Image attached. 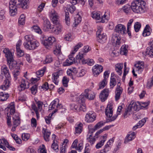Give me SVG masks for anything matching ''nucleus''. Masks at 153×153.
Returning a JSON list of instances; mask_svg holds the SVG:
<instances>
[{
  "label": "nucleus",
  "mask_w": 153,
  "mask_h": 153,
  "mask_svg": "<svg viewBox=\"0 0 153 153\" xmlns=\"http://www.w3.org/2000/svg\"><path fill=\"white\" fill-rule=\"evenodd\" d=\"M27 0H11L9 2V6L10 16H14L16 14L17 7H19L24 9L27 8Z\"/></svg>",
  "instance_id": "nucleus-1"
},
{
  "label": "nucleus",
  "mask_w": 153,
  "mask_h": 153,
  "mask_svg": "<svg viewBox=\"0 0 153 153\" xmlns=\"http://www.w3.org/2000/svg\"><path fill=\"white\" fill-rule=\"evenodd\" d=\"M146 2L142 0H136L133 1L131 6V9L134 13H143L146 11Z\"/></svg>",
  "instance_id": "nucleus-2"
},
{
  "label": "nucleus",
  "mask_w": 153,
  "mask_h": 153,
  "mask_svg": "<svg viewBox=\"0 0 153 153\" xmlns=\"http://www.w3.org/2000/svg\"><path fill=\"white\" fill-rule=\"evenodd\" d=\"M3 52L5 54V56L7 58V64L10 70L14 68L17 69L19 68L18 66H17L18 63L16 61H14L12 53L8 49H4Z\"/></svg>",
  "instance_id": "nucleus-3"
},
{
  "label": "nucleus",
  "mask_w": 153,
  "mask_h": 153,
  "mask_svg": "<svg viewBox=\"0 0 153 153\" xmlns=\"http://www.w3.org/2000/svg\"><path fill=\"white\" fill-rule=\"evenodd\" d=\"M122 108L123 107L122 106H119L118 108L117 115L111 117L112 116L113 114L112 107V106H108V105L105 109V113L106 116L110 118L108 120V122H111L117 118L118 115L120 114Z\"/></svg>",
  "instance_id": "nucleus-4"
},
{
  "label": "nucleus",
  "mask_w": 153,
  "mask_h": 153,
  "mask_svg": "<svg viewBox=\"0 0 153 153\" xmlns=\"http://www.w3.org/2000/svg\"><path fill=\"white\" fill-rule=\"evenodd\" d=\"M95 97L94 93L90 89H87L85 90L84 94L80 95L79 98V100L77 99V100L79 103H81L84 102L85 98L91 100H94Z\"/></svg>",
  "instance_id": "nucleus-5"
},
{
  "label": "nucleus",
  "mask_w": 153,
  "mask_h": 153,
  "mask_svg": "<svg viewBox=\"0 0 153 153\" xmlns=\"http://www.w3.org/2000/svg\"><path fill=\"white\" fill-rule=\"evenodd\" d=\"M98 30L97 32V35L98 38V41L101 43H103L105 42L107 39V37L105 34H104L102 32V27L101 26H99L97 28Z\"/></svg>",
  "instance_id": "nucleus-6"
},
{
  "label": "nucleus",
  "mask_w": 153,
  "mask_h": 153,
  "mask_svg": "<svg viewBox=\"0 0 153 153\" xmlns=\"http://www.w3.org/2000/svg\"><path fill=\"white\" fill-rule=\"evenodd\" d=\"M23 45L25 47L29 50H34L38 47L39 43L37 41L34 40L30 43L24 42Z\"/></svg>",
  "instance_id": "nucleus-7"
},
{
  "label": "nucleus",
  "mask_w": 153,
  "mask_h": 153,
  "mask_svg": "<svg viewBox=\"0 0 153 153\" xmlns=\"http://www.w3.org/2000/svg\"><path fill=\"white\" fill-rule=\"evenodd\" d=\"M54 25L51 28V31L55 34L58 35L62 31V27L59 22L54 23Z\"/></svg>",
  "instance_id": "nucleus-8"
},
{
  "label": "nucleus",
  "mask_w": 153,
  "mask_h": 153,
  "mask_svg": "<svg viewBox=\"0 0 153 153\" xmlns=\"http://www.w3.org/2000/svg\"><path fill=\"white\" fill-rule=\"evenodd\" d=\"M110 91L109 88H105L101 91L99 97L102 102H104L107 99Z\"/></svg>",
  "instance_id": "nucleus-9"
},
{
  "label": "nucleus",
  "mask_w": 153,
  "mask_h": 153,
  "mask_svg": "<svg viewBox=\"0 0 153 153\" xmlns=\"http://www.w3.org/2000/svg\"><path fill=\"white\" fill-rule=\"evenodd\" d=\"M29 88L28 82L24 79H22L20 83V85L18 87L19 90L21 91L27 89Z\"/></svg>",
  "instance_id": "nucleus-10"
},
{
  "label": "nucleus",
  "mask_w": 153,
  "mask_h": 153,
  "mask_svg": "<svg viewBox=\"0 0 153 153\" xmlns=\"http://www.w3.org/2000/svg\"><path fill=\"white\" fill-rule=\"evenodd\" d=\"M96 118L95 114L92 112L87 113L85 117V120L87 123H89L93 122Z\"/></svg>",
  "instance_id": "nucleus-11"
},
{
  "label": "nucleus",
  "mask_w": 153,
  "mask_h": 153,
  "mask_svg": "<svg viewBox=\"0 0 153 153\" xmlns=\"http://www.w3.org/2000/svg\"><path fill=\"white\" fill-rule=\"evenodd\" d=\"M50 15L53 23L59 22L58 20L59 17L58 14L54 10H52L51 11Z\"/></svg>",
  "instance_id": "nucleus-12"
},
{
  "label": "nucleus",
  "mask_w": 153,
  "mask_h": 153,
  "mask_svg": "<svg viewBox=\"0 0 153 153\" xmlns=\"http://www.w3.org/2000/svg\"><path fill=\"white\" fill-rule=\"evenodd\" d=\"M114 30L115 32L120 34L123 35L125 33L126 28L124 25L119 24L116 26Z\"/></svg>",
  "instance_id": "nucleus-13"
},
{
  "label": "nucleus",
  "mask_w": 153,
  "mask_h": 153,
  "mask_svg": "<svg viewBox=\"0 0 153 153\" xmlns=\"http://www.w3.org/2000/svg\"><path fill=\"white\" fill-rule=\"evenodd\" d=\"M44 21L43 29L45 31H48L51 29L52 26L49 21L46 18L43 17L42 18Z\"/></svg>",
  "instance_id": "nucleus-14"
},
{
  "label": "nucleus",
  "mask_w": 153,
  "mask_h": 153,
  "mask_svg": "<svg viewBox=\"0 0 153 153\" xmlns=\"http://www.w3.org/2000/svg\"><path fill=\"white\" fill-rule=\"evenodd\" d=\"M103 67L101 65H96L93 68V72L94 76H97L102 71Z\"/></svg>",
  "instance_id": "nucleus-15"
},
{
  "label": "nucleus",
  "mask_w": 153,
  "mask_h": 153,
  "mask_svg": "<svg viewBox=\"0 0 153 153\" xmlns=\"http://www.w3.org/2000/svg\"><path fill=\"white\" fill-rule=\"evenodd\" d=\"M72 54H71L69 56V58L67 59L65 62L63 64V65L64 66H69L72 64L75 63V58L72 56Z\"/></svg>",
  "instance_id": "nucleus-16"
},
{
  "label": "nucleus",
  "mask_w": 153,
  "mask_h": 153,
  "mask_svg": "<svg viewBox=\"0 0 153 153\" xmlns=\"http://www.w3.org/2000/svg\"><path fill=\"white\" fill-rule=\"evenodd\" d=\"M1 73L4 74L6 78H9L10 77V74L9 69L6 65H2L1 67Z\"/></svg>",
  "instance_id": "nucleus-17"
},
{
  "label": "nucleus",
  "mask_w": 153,
  "mask_h": 153,
  "mask_svg": "<svg viewBox=\"0 0 153 153\" xmlns=\"http://www.w3.org/2000/svg\"><path fill=\"white\" fill-rule=\"evenodd\" d=\"M117 86L115 92V100L116 101H117L120 99V95L123 91L122 88L120 87L119 85H118Z\"/></svg>",
  "instance_id": "nucleus-18"
},
{
  "label": "nucleus",
  "mask_w": 153,
  "mask_h": 153,
  "mask_svg": "<svg viewBox=\"0 0 153 153\" xmlns=\"http://www.w3.org/2000/svg\"><path fill=\"white\" fill-rule=\"evenodd\" d=\"M21 45V42L18 41L16 45V49L17 55L19 57H21L24 55L23 51L20 49V46Z\"/></svg>",
  "instance_id": "nucleus-19"
},
{
  "label": "nucleus",
  "mask_w": 153,
  "mask_h": 153,
  "mask_svg": "<svg viewBox=\"0 0 153 153\" xmlns=\"http://www.w3.org/2000/svg\"><path fill=\"white\" fill-rule=\"evenodd\" d=\"M139 105H140V104L138 102L137 103L132 101L128 107H130V108L131 109V111L132 110L137 111L139 110L140 108Z\"/></svg>",
  "instance_id": "nucleus-20"
},
{
  "label": "nucleus",
  "mask_w": 153,
  "mask_h": 153,
  "mask_svg": "<svg viewBox=\"0 0 153 153\" xmlns=\"http://www.w3.org/2000/svg\"><path fill=\"white\" fill-rule=\"evenodd\" d=\"M107 134H105L104 136L101 137V139H102V140L97 143L96 146V148L97 149H99L101 148L104 145V143L107 138Z\"/></svg>",
  "instance_id": "nucleus-21"
},
{
  "label": "nucleus",
  "mask_w": 153,
  "mask_h": 153,
  "mask_svg": "<svg viewBox=\"0 0 153 153\" xmlns=\"http://www.w3.org/2000/svg\"><path fill=\"white\" fill-rule=\"evenodd\" d=\"M42 132L44 134V140L46 142H48L49 141V137L51 134V132L46 129L43 128Z\"/></svg>",
  "instance_id": "nucleus-22"
},
{
  "label": "nucleus",
  "mask_w": 153,
  "mask_h": 153,
  "mask_svg": "<svg viewBox=\"0 0 153 153\" xmlns=\"http://www.w3.org/2000/svg\"><path fill=\"white\" fill-rule=\"evenodd\" d=\"M144 63L143 62H138L134 65V69L136 71H142L143 68Z\"/></svg>",
  "instance_id": "nucleus-23"
},
{
  "label": "nucleus",
  "mask_w": 153,
  "mask_h": 153,
  "mask_svg": "<svg viewBox=\"0 0 153 153\" xmlns=\"http://www.w3.org/2000/svg\"><path fill=\"white\" fill-rule=\"evenodd\" d=\"M59 75V72L54 73L52 74L53 82L56 85H57L59 82L58 78Z\"/></svg>",
  "instance_id": "nucleus-24"
},
{
  "label": "nucleus",
  "mask_w": 153,
  "mask_h": 153,
  "mask_svg": "<svg viewBox=\"0 0 153 153\" xmlns=\"http://www.w3.org/2000/svg\"><path fill=\"white\" fill-rule=\"evenodd\" d=\"M114 140V138H113L111 139L110 140L107 142V144L105 145V147L104 149V151L105 152H106L109 150L110 147L112 145Z\"/></svg>",
  "instance_id": "nucleus-25"
},
{
  "label": "nucleus",
  "mask_w": 153,
  "mask_h": 153,
  "mask_svg": "<svg viewBox=\"0 0 153 153\" xmlns=\"http://www.w3.org/2000/svg\"><path fill=\"white\" fill-rule=\"evenodd\" d=\"M146 53L150 56L153 57V41L152 42L151 46L147 48Z\"/></svg>",
  "instance_id": "nucleus-26"
},
{
  "label": "nucleus",
  "mask_w": 153,
  "mask_h": 153,
  "mask_svg": "<svg viewBox=\"0 0 153 153\" xmlns=\"http://www.w3.org/2000/svg\"><path fill=\"white\" fill-rule=\"evenodd\" d=\"M82 124L81 123L76 125L75 134L76 135L80 134L82 131Z\"/></svg>",
  "instance_id": "nucleus-27"
},
{
  "label": "nucleus",
  "mask_w": 153,
  "mask_h": 153,
  "mask_svg": "<svg viewBox=\"0 0 153 153\" xmlns=\"http://www.w3.org/2000/svg\"><path fill=\"white\" fill-rule=\"evenodd\" d=\"M123 63H119L115 65L116 70L119 75H121L122 73Z\"/></svg>",
  "instance_id": "nucleus-28"
},
{
  "label": "nucleus",
  "mask_w": 153,
  "mask_h": 153,
  "mask_svg": "<svg viewBox=\"0 0 153 153\" xmlns=\"http://www.w3.org/2000/svg\"><path fill=\"white\" fill-rule=\"evenodd\" d=\"M135 135V134L134 132L128 134L125 138L124 143H127L129 141L132 140L134 138Z\"/></svg>",
  "instance_id": "nucleus-29"
},
{
  "label": "nucleus",
  "mask_w": 153,
  "mask_h": 153,
  "mask_svg": "<svg viewBox=\"0 0 153 153\" xmlns=\"http://www.w3.org/2000/svg\"><path fill=\"white\" fill-rule=\"evenodd\" d=\"M121 38L120 37H118L116 35H113L112 38V41L113 42H115L117 46L120 45V40Z\"/></svg>",
  "instance_id": "nucleus-30"
},
{
  "label": "nucleus",
  "mask_w": 153,
  "mask_h": 153,
  "mask_svg": "<svg viewBox=\"0 0 153 153\" xmlns=\"http://www.w3.org/2000/svg\"><path fill=\"white\" fill-rule=\"evenodd\" d=\"M82 64H87L88 65L91 66L94 64V62L93 59L89 58L86 59H82Z\"/></svg>",
  "instance_id": "nucleus-31"
},
{
  "label": "nucleus",
  "mask_w": 153,
  "mask_h": 153,
  "mask_svg": "<svg viewBox=\"0 0 153 153\" xmlns=\"http://www.w3.org/2000/svg\"><path fill=\"white\" fill-rule=\"evenodd\" d=\"M150 27L149 25H146L145 27L143 35L144 36H146L150 35L151 33L150 31Z\"/></svg>",
  "instance_id": "nucleus-32"
},
{
  "label": "nucleus",
  "mask_w": 153,
  "mask_h": 153,
  "mask_svg": "<svg viewBox=\"0 0 153 153\" xmlns=\"http://www.w3.org/2000/svg\"><path fill=\"white\" fill-rule=\"evenodd\" d=\"M10 81L8 79H6L4 81V84L0 86V88L4 90H6L9 86Z\"/></svg>",
  "instance_id": "nucleus-33"
},
{
  "label": "nucleus",
  "mask_w": 153,
  "mask_h": 153,
  "mask_svg": "<svg viewBox=\"0 0 153 153\" xmlns=\"http://www.w3.org/2000/svg\"><path fill=\"white\" fill-rule=\"evenodd\" d=\"M92 16L94 19L97 20L101 19V13L100 12H94L92 14Z\"/></svg>",
  "instance_id": "nucleus-34"
},
{
  "label": "nucleus",
  "mask_w": 153,
  "mask_h": 153,
  "mask_svg": "<svg viewBox=\"0 0 153 153\" xmlns=\"http://www.w3.org/2000/svg\"><path fill=\"white\" fill-rule=\"evenodd\" d=\"M9 96L8 94H5L3 92H0V101H4L8 99Z\"/></svg>",
  "instance_id": "nucleus-35"
},
{
  "label": "nucleus",
  "mask_w": 153,
  "mask_h": 153,
  "mask_svg": "<svg viewBox=\"0 0 153 153\" xmlns=\"http://www.w3.org/2000/svg\"><path fill=\"white\" fill-rule=\"evenodd\" d=\"M83 45L82 44L81 42L79 43L77 45L75 46L72 51L71 54L73 55Z\"/></svg>",
  "instance_id": "nucleus-36"
},
{
  "label": "nucleus",
  "mask_w": 153,
  "mask_h": 153,
  "mask_svg": "<svg viewBox=\"0 0 153 153\" xmlns=\"http://www.w3.org/2000/svg\"><path fill=\"white\" fill-rule=\"evenodd\" d=\"M116 84V79L114 78V76H111V77L110 81V88L112 89Z\"/></svg>",
  "instance_id": "nucleus-37"
},
{
  "label": "nucleus",
  "mask_w": 153,
  "mask_h": 153,
  "mask_svg": "<svg viewBox=\"0 0 153 153\" xmlns=\"http://www.w3.org/2000/svg\"><path fill=\"white\" fill-rule=\"evenodd\" d=\"M131 6L128 4H127L124 6L122 8V10L126 13H130L131 11Z\"/></svg>",
  "instance_id": "nucleus-38"
},
{
  "label": "nucleus",
  "mask_w": 153,
  "mask_h": 153,
  "mask_svg": "<svg viewBox=\"0 0 153 153\" xmlns=\"http://www.w3.org/2000/svg\"><path fill=\"white\" fill-rule=\"evenodd\" d=\"M46 68H44L42 69L39 70L36 72L37 76L38 78L42 77L43 76L46 70Z\"/></svg>",
  "instance_id": "nucleus-39"
},
{
  "label": "nucleus",
  "mask_w": 153,
  "mask_h": 153,
  "mask_svg": "<svg viewBox=\"0 0 153 153\" xmlns=\"http://www.w3.org/2000/svg\"><path fill=\"white\" fill-rule=\"evenodd\" d=\"M65 21L66 24L68 25H69L70 24V19L69 16V13L67 10L65 11Z\"/></svg>",
  "instance_id": "nucleus-40"
},
{
  "label": "nucleus",
  "mask_w": 153,
  "mask_h": 153,
  "mask_svg": "<svg viewBox=\"0 0 153 153\" xmlns=\"http://www.w3.org/2000/svg\"><path fill=\"white\" fill-rule=\"evenodd\" d=\"M87 136L88 137L87 138V139L90 143V145L92 146L95 141V138L94 137H93L91 134L89 135L88 134V135H87Z\"/></svg>",
  "instance_id": "nucleus-41"
},
{
  "label": "nucleus",
  "mask_w": 153,
  "mask_h": 153,
  "mask_svg": "<svg viewBox=\"0 0 153 153\" xmlns=\"http://www.w3.org/2000/svg\"><path fill=\"white\" fill-rule=\"evenodd\" d=\"M128 52V50L126 45H123L120 49V54L122 55H126Z\"/></svg>",
  "instance_id": "nucleus-42"
},
{
  "label": "nucleus",
  "mask_w": 153,
  "mask_h": 153,
  "mask_svg": "<svg viewBox=\"0 0 153 153\" xmlns=\"http://www.w3.org/2000/svg\"><path fill=\"white\" fill-rule=\"evenodd\" d=\"M107 80L103 79L100 83L99 88L98 89H100L103 88L107 84Z\"/></svg>",
  "instance_id": "nucleus-43"
},
{
  "label": "nucleus",
  "mask_w": 153,
  "mask_h": 153,
  "mask_svg": "<svg viewBox=\"0 0 153 153\" xmlns=\"http://www.w3.org/2000/svg\"><path fill=\"white\" fill-rule=\"evenodd\" d=\"M25 41L24 42L28 43L34 40L33 39V36L31 35H26L25 36Z\"/></svg>",
  "instance_id": "nucleus-44"
},
{
  "label": "nucleus",
  "mask_w": 153,
  "mask_h": 153,
  "mask_svg": "<svg viewBox=\"0 0 153 153\" xmlns=\"http://www.w3.org/2000/svg\"><path fill=\"white\" fill-rule=\"evenodd\" d=\"M19 117L18 116H17L16 117H13V123L14 125L16 126H18L20 124V121L19 119Z\"/></svg>",
  "instance_id": "nucleus-45"
},
{
  "label": "nucleus",
  "mask_w": 153,
  "mask_h": 153,
  "mask_svg": "<svg viewBox=\"0 0 153 153\" xmlns=\"http://www.w3.org/2000/svg\"><path fill=\"white\" fill-rule=\"evenodd\" d=\"M105 122H104L102 121H101L98 122L94 126L95 129L96 130L100 128L104 125Z\"/></svg>",
  "instance_id": "nucleus-46"
},
{
  "label": "nucleus",
  "mask_w": 153,
  "mask_h": 153,
  "mask_svg": "<svg viewBox=\"0 0 153 153\" xmlns=\"http://www.w3.org/2000/svg\"><path fill=\"white\" fill-rule=\"evenodd\" d=\"M58 146L57 142L53 141L51 146V148L56 152H58L59 151Z\"/></svg>",
  "instance_id": "nucleus-47"
},
{
  "label": "nucleus",
  "mask_w": 153,
  "mask_h": 153,
  "mask_svg": "<svg viewBox=\"0 0 153 153\" xmlns=\"http://www.w3.org/2000/svg\"><path fill=\"white\" fill-rule=\"evenodd\" d=\"M69 78H68L66 76H64L62 79V82L63 85L65 87H67L68 86V83L69 82Z\"/></svg>",
  "instance_id": "nucleus-48"
},
{
  "label": "nucleus",
  "mask_w": 153,
  "mask_h": 153,
  "mask_svg": "<svg viewBox=\"0 0 153 153\" xmlns=\"http://www.w3.org/2000/svg\"><path fill=\"white\" fill-rule=\"evenodd\" d=\"M20 74L19 71L18 70H15L13 72V74L14 76V79L15 81L17 80L18 79V76Z\"/></svg>",
  "instance_id": "nucleus-49"
},
{
  "label": "nucleus",
  "mask_w": 153,
  "mask_h": 153,
  "mask_svg": "<svg viewBox=\"0 0 153 153\" xmlns=\"http://www.w3.org/2000/svg\"><path fill=\"white\" fill-rule=\"evenodd\" d=\"M141 26L140 23L138 22H136L134 25V27L135 31L138 32L140 30Z\"/></svg>",
  "instance_id": "nucleus-50"
},
{
  "label": "nucleus",
  "mask_w": 153,
  "mask_h": 153,
  "mask_svg": "<svg viewBox=\"0 0 153 153\" xmlns=\"http://www.w3.org/2000/svg\"><path fill=\"white\" fill-rule=\"evenodd\" d=\"M8 111H9L10 114L11 115L13 114L15 112V107L13 105H11L8 107Z\"/></svg>",
  "instance_id": "nucleus-51"
},
{
  "label": "nucleus",
  "mask_w": 153,
  "mask_h": 153,
  "mask_svg": "<svg viewBox=\"0 0 153 153\" xmlns=\"http://www.w3.org/2000/svg\"><path fill=\"white\" fill-rule=\"evenodd\" d=\"M37 90V85L35 84L33 85L30 88V90L32 94H35Z\"/></svg>",
  "instance_id": "nucleus-52"
},
{
  "label": "nucleus",
  "mask_w": 153,
  "mask_h": 153,
  "mask_svg": "<svg viewBox=\"0 0 153 153\" xmlns=\"http://www.w3.org/2000/svg\"><path fill=\"white\" fill-rule=\"evenodd\" d=\"M33 28L34 31L39 34L42 33V31L40 28L37 25H34L33 26Z\"/></svg>",
  "instance_id": "nucleus-53"
},
{
  "label": "nucleus",
  "mask_w": 153,
  "mask_h": 153,
  "mask_svg": "<svg viewBox=\"0 0 153 153\" xmlns=\"http://www.w3.org/2000/svg\"><path fill=\"white\" fill-rule=\"evenodd\" d=\"M30 137V134L27 133H24L22 134V138L23 140L27 141Z\"/></svg>",
  "instance_id": "nucleus-54"
},
{
  "label": "nucleus",
  "mask_w": 153,
  "mask_h": 153,
  "mask_svg": "<svg viewBox=\"0 0 153 153\" xmlns=\"http://www.w3.org/2000/svg\"><path fill=\"white\" fill-rule=\"evenodd\" d=\"M130 107H128L124 114V116L125 117H126L128 116L131 114L132 111Z\"/></svg>",
  "instance_id": "nucleus-55"
},
{
  "label": "nucleus",
  "mask_w": 153,
  "mask_h": 153,
  "mask_svg": "<svg viewBox=\"0 0 153 153\" xmlns=\"http://www.w3.org/2000/svg\"><path fill=\"white\" fill-rule=\"evenodd\" d=\"M53 61L52 58L50 55L46 56L45 60V63H48L51 62Z\"/></svg>",
  "instance_id": "nucleus-56"
},
{
  "label": "nucleus",
  "mask_w": 153,
  "mask_h": 153,
  "mask_svg": "<svg viewBox=\"0 0 153 153\" xmlns=\"http://www.w3.org/2000/svg\"><path fill=\"white\" fill-rule=\"evenodd\" d=\"M47 39H48V41L49 42V45H51V46L56 40V39L53 36L49 37Z\"/></svg>",
  "instance_id": "nucleus-57"
},
{
  "label": "nucleus",
  "mask_w": 153,
  "mask_h": 153,
  "mask_svg": "<svg viewBox=\"0 0 153 153\" xmlns=\"http://www.w3.org/2000/svg\"><path fill=\"white\" fill-rule=\"evenodd\" d=\"M85 54L83 53V52H81L79 53L76 56V59L78 60H81Z\"/></svg>",
  "instance_id": "nucleus-58"
},
{
  "label": "nucleus",
  "mask_w": 153,
  "mask_h": 153,
  "mask_svg": "<svg viewBox=\"0 0 153 153\" xmlns=\"http://www.w3.org/2000/svg\"><path fill=\"white\" fill-rule=\"evenodd\" d=\"M49 42L47 39H45V40L42 41V43L47 48L51 47V45H49Z\"/></svg>",
  "instance_id": "nucleus-59"
},
{
  "label": "nucleus",
  "mask_w": 153,
  "mask_h": 153,
  "mask_svg": "<svg viewBox=\"0 0 153 153\" xmlns=\"http://www.w3.org/2000/svg\"><path fill=\"white\" fill-rule=\"evenodd\" d=\"M59 102V100L58 99H55L53 101L51 104V105L52 106L53 108H54L55 107L56 105H57L58 102Z\"/></svg>",
  "instance_id": "nucleus-60"
},
{
  "label": "nucleus",
  "mask_w": 153,
  "mask_h": 153,
  "mask_svg": "<svg viewBox=\"0 0 153 153\" xmlns=\"http://www.w3.org/2000/svg\"><path fill=\"white\" fill-rule=\"evenodd\" d=\"M32 109L35 111L37 118H39V114L38 113V111L36 106L34 104H33L32 105Z\"/></svg>",
  "instance_id": "nucleus-61"
},
{
  "label": "nucleus",
  "mask_w": 153,
  "mask_h": 153,
  "mask_svg": "<svg viewBox=\"0 0 153 153\" xmlns=\"http://www.w3.org/2000/svg\"><path fill=\"white\" fill-rule=\"evenodd\" d=\"M105 19L108 20V16L107 14H106V12L105 13V14L103 16H101V19L100 22L102 23H104L105 22Z\"/></svg>",
  "instance_id": "nucleus-62"
},
{
  "label": "nucleus",
  "mask_w": 153,
  "mask_h": 153,
  "mask_svg": "<svg viewBox=\"0 0 153 153\" xmlns=\"http://www.w3.org/2000/svg\"><path fill=\"white\" fill-rule=\"evenodd\" d=\"M40 153H47L45 146L44 145H42V146L39 150Z\"/></svg>",
  "instance_id": "nucleus-63"
},
{
  "label": "nucleus",
  "mask_w": 153,
  "mask_h": 153,
  "mask_svg": "<svg viewBox=\"0 0 153 153\" xmlns=\"http://www.w3.org/2000/svg\"><path fill=\"white\" fill-rule=\"evenodd\" d=\"M153 86V76L151 78L150 82H149L147 85V87L148 88H150Z\"/></svg>",
  "instance_id": "nucleus-64"
}]
</instances>
